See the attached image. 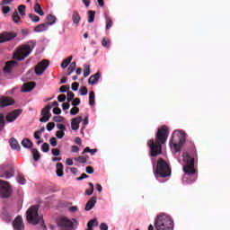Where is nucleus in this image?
I'll return each instance as SVG.
<instances>
[{
  "mask_svg": "<svg viewBox=\"0 0 230 230\" xmlns=\"http://www.w3.org/2000/svg\"><path fill=\"white\" fill-rule=\"evenodd\" d=\"M168 136V128L166 126H163L162 128H158L155 136V141H154V139H150L147 142L151 157H157V155H161V154H163V145L166 143Z\"/></svg>",
  "mask_w": 230,
  "mask_h": 230,
  "instance_id": "1",
  "label": "nucleus"
},
{
  "mask_svg": "<svg viewBox=\"0 0 230 230\" xmlns=\"http://www.w3.org/2000/svg\"><path fill=\"white\" fill-rule=\"evenodd\" d=\"M182 159L184 163L183 172L184 175L182 178L183 184H192L197 181V172H195V159L188 152L182 154Z\"/></svg>",
  "mask_w": 230,
  "mask_h": 230,
  "instance_id": "2",
  "label": "nucleus"
},
{
  "mask_svg": "<svg viewBox=\"0 0 230 230\" xmlns=\"http://www.w3.org/2000/svg\"><path fill=\"white\" fill-rule=\"evenodd\" d=\"M185 143L186 133L182 129L174 130L169 143L172 152H174V154L181 152V148L184 146Z\"/></svg>",
  "mask_w": 230,
  "mask_h": 230,
  "instance_id": "3",
  "label": "nucleus"
},
{
  "mask_svg": "<svg viewBox=\"0 0 230 230\" xmlns=\"http://www.w3.org/2000/svg\"><path fill=\"white\" fill-rule=\"evenodd\" d=\"M35 46H37V41L35 40H29L27 44L22 45L14 51L13 56V60H24V58L30 57L31 51L35 49Z\"/></svg>",
  "mask_w": 230,
  "mask_h": 230,
  "instance_id": "4",
  "label": "nucleus"
},
{
  "mask_svg": "<svg viewBox=\"0 0 230 230\" xmlns=\"http://www.w3.org/2000/svg\"><path fill=\"white\" fill-rule=\"evenodd\" d=\"M154 173L158 182H163L161 179H166V177H170L172 175V169L168 163L164 161L163 158L158 159L156 168L154 169Z\"/></svg>",
  "mask_w": 230,
  "mask_h": 230,
  "instance_id": "5",
  "label": "nucleus"
},
{
  "mask_svg": "<svg viewBox=\"0 0 230 230\" xmlns=\"http://www.w3.org/2000/svg\"><path fill=\"white\" fill-rule=\"evenodd\" d=\"M27 222L32 224V226L40 224L41 226L46 227V225H44V217L39 215V205L32 206L27 210Z\"/></svg>",
  "mask_w": 230,
  "mask_h": 230,
  "instance_id": "6",
  "label": "nucleus"
},
{
  "mask_svg": "<svg viewBox=\"0 0 230 230\" xmlns=\"http://www.w3.org/2000/svg\"><path fill=\"white\" fill-rule=\"evenodd\" d=\"M12 195V187L8 181L0 180V197L2 199H8Z\"/></svg>",
  "mask_w": 230,
  "mask_h": 230,
  "instance_id": "7",
  "label": "nucleus"
},
{
  "mask_svg": "<svg viewBox=\"0 0 230 230\" xmlns=\"http://www.w3.org/2000/svg\"><path fill=\"white\" fill-rule=\"evenodd\" d=\"M0 177L3 179H12L13 177V168L10 165H0Z\"/></svg>",
  "mask_w": 230,
  "mask_h": 230,
  "instance_id": "8",
  "label": "nucleus"
},
{
  "mask_svg": "<svg viewBox=\"0 0 230 230\" xmlns=\"http://www.w3.org/2000/svg\"><path fill=\"white\" fill-rule=\"evenodd\" d=\"M58 226L61 230H71L73 229V221L67 217H60L58 221Z\"/></svg>",
  "mask_w": 230,
  "mask_h": 230,
  "instance_id": "9",
  "label": "nucleus"
},
{
  "mask_svg": "<svg viewBox=\"0 0 230 230\" xmlns=\"http://www.w3.org/2000/svg\"><path fill=\"white\" fill-rule=\"evenodd\" d=\"M49 66V61L44 59L41 62H39L37 66H35V74L38 76H40L44 73L46 69H48Z\"/></svg>",
  "mask_w": 230,
  "mask_h": 230,
  "instance_id": "10",
  "label": "nucleus"
},
{
  "mask_svg": "<svg viewBox=\"0 0 230 230\" xmlns=\"http://www.w3.org/2000/svg\"><path fill=\"white\" fill-rule=\"evenodd\" d=\"M21 114H22V109L14 110L6 115L5 119L7 123H13V121H15V119H17Z\"/></svg>",
  "mask_w": 230,
  "mask_h": 230,
  "instance_id": "11",
  "label": "nucleus"
},
{
  "mask_svg": "<svg viewBox=\"0 0 230 230\" xmlns=\"http://www.w3.org/2000/svg\"><path fill=\"white\" fill-rule=\"evenodd\" d=\"M15 37H17V33L15 32H3L0 35V44H3L4 42H10V40H13V39H15Z\"/></svg>",
  "mask_w": 230,
  "mask_h": 230,
  "instance_id": "12",
  "label": "nucleus"
},
{
  "mask_svg": "<svg viewBox=\"0 0 230 230\" xmlns=\"http://www.w3.org/2000/svg\"><path fill=\"white\" fill-rule=\"evenodd\" d=\"M13 227L14 230H24V221L22 220V217L17 216L13 222Z\"/></svg>",
  "mask_w": 230,
  "mask_h": 230,
  "instance_id": "13",
  "label": "nucleus"
},
{
  "mask_svg": "<svg viewBox=\"0 0 230 230\" xmlns=\"http://www.w3.org/2000/svg\"><path fill=\"white\" fill-rule=\"evenodd\" d=\"M100 78H102L101 72H97L96 74L91 75L90 78L88 79L89 85H96V84L100 82Z\"/></svg>",
  "mask_w": 230,
  "mask_h": 230,
  "instance_id": "14",
  "label": "nucleus"
},
{
  "mask_svg": "<svg viewBox=\"0 0 230 230\" xmlns=\"http://www.w3.org/2000/svg\"><path fill=\"white\" fill-rule=\"evenodd\" d=\"M98 200V198L96 196L92 197L85 205V211H91L94 206H96V202Z\"/></svg>",
  "mask_w": 230,
  "mask_h": 230,
  "instance_id": "15",
  "label": "nucleus"
},
{
  "mask_svg": "<svg viewBox=\"0 0 230 230\" xmlns=\"http://www.w3.org/2000/svg\"><path fill=\"white\" fill-rule=\"evenodd\" d=\"M9 105H13V101L8 97H3L0 99V108L4 109V107H9Z\"/></svg>",
  "mask_w": 230,
  "mask_h": 230,
  "instance_id": "16",
  "label": "nucleus"
},
{
  "mask_svg": "<svg viewBox=\"0 0 230 230\" xmlns=\"http://www.w3.org/2000/svg\"><path fill=\"white\" fill-rule=\"evenodd\" d=\"M35 83L34 82H31V83H25L23 85H22V93H31L32 90L35 89Z\"/></svg>",
  "mask_w": 230,
  "mask_h": 230,
  "instance_id": "17",
  "label": "nucleus"
},
{
  "mask_svg": "<svg viewBox=\"0 0 230 230\" xmlns=\"http://www.w3.org/2000/svg\"><path fill=\"white\" fill-rule=\"evenodd\" d=\"M80 123H82V117H76L72 119L71 127L72 130H78L80 128Z\"/></svg>",
  "mask_w": 230,
  "mask_h": 230,
  "instance_id": "18",
  "label": "nucleus"
},
{
  "mask_svg": "<svg viewBox=\"0 0 230 230\" xmlns=\"http://www.w3.org/2000/svg\"><path fill=\"white\" fill-rule=\"evenodd\" d=\"M15 66H17L16 61H14V60L8 61L5 64V66L4 67V73H12V70L13 69V67H15Z\"/></svg>",
  "mask_w": 230,
  "mask_h": 230,
  "instance_id": "19",
  "label": "nucleus"
},
{
  "mask_svg": "<svg viewBox=\"0 0 230 230\" xmlns=\"http://www.w3.org/2000/svg\"><path fill=\"white\" fill-rule=\"evenodd\" d=\"M49 26L48 23H40L34 28L35 33H42V31H48Z\"/></svg>",
  "mask_w": 230,
  "mask_h": 230,
  "instance_id": "20",
  "label": "nucleus"
},
{
  "mask_svg": "<svg viewBox=\"0 0 230 230\" xmlns=\"http://www.w3.org/2000/svg\"><path fill=\"white\" fill-rule=\"evenodd\" d=\"M9 145L13 150H21V145H19V142L14 137L9 140Z\"/></svg>",
  "mask_w": 230,
  "mask_h": 230,
  "instance_id": "21",
  "label": "nucleus"
},
{
  "mask_svg": "<svg viewBox=\"0 0 230 230\" xmlns=\"http://www.w3.org/2000/svg\"><path fill=\"white\" fill-rule=\"evenodd\" d=\"M13 218V217L8 211L4 210L2 212V219L4 220V222L10 223V222H12Z\"/></svg>",
  "mask_w": 230,
  "mask_h": 230,
  "instance_id": "22",
  "label": "nucleus"
},
{
  "mask_svg": "<svg viewBox=\"0 0 230 230\" xmlns=\"http://www.w3.org/2000/svg\"><path fill=\"white\" fill-rule=\"evenodd\" d=\"M72 21L75 26H78L80 24V21H82V18L80 17V13H78V11H74L72 14Z\"/></svg>",
  "mask_w": 230,
  "mask_h": 230,
  "instance_id": "23",
  "label": "nucleus"
},
{
  "mask_svg": "<svg viewBox=\"0 0 230 230\" xmlns=\"http://www.w3.org/2000/svg\"><path fill=\"white\" fill-rule=\"evenodd\" d=\"M41 116H45L48 118H51V104H48L45 108L42 109L41 111Z\"/></svg>",
  "mask_w": 230,
  "mask_h": 230,
  "instance_id": "24",
  "label": "nucleus"
},
{
  "mask_svg": "<svg viewBox=\"0 0 230 230\" xmlns=\"http://www.w3.org/2000/svg\"><path fill=\"white\" fill-rule=\"evenodd\" d=\"M58 177H63L64 175V164L58 163L56 165Z\"/></svg>",
  "mask_w": 230,
  "mask_h": 230,
  "instance_id": "25",
  "label": "nucleus"
},
{
  "mask_svg": "<svg viewBox=\"0 0 230 230\" xmlns=\"http://www.w3.org/2000/svg\"><path fill=\"white\" fill-rule=\"evenodd\" d=\"M22 146L23 148H31L33 146V142L30 138H23L22 141Z\"/></svg>",
  "mask_w": 230,
  "mask_h": 230,
  "instance_id": "26",
  "label": "nucleus"
},
{
  "mask_svg": "<svg viewBox=\"0 0 230 230\" xmlns=\"http://www.w3.org/2000/svg\"><path fill=\"white\" fill-rule=\"evenodd\" d=\"M57 22V17L53 14H49L47 16V24L48 26H53Z\"/></svg>",
  "mask_w": 230,
  "mask_h": 230,
  "instance_id": "27",
  "label": "nucleus"
},
{
  "mask_svg": "<svg viewBox=\"0 0 230 230\" xmlns=\"http://www.w3.org/2000/svg\"><path fill=\"white\" fill-rule=\"evenodd\" d=\"M34 12L36 13H38V15H41V16L44 15V11H42V7L40 6V4H39V3H36L34 4Z\"/></svg>",
  "mask_w": 230,
  "mask_h": 230,
  "instance_id": "28",
  "label": "nucleus"
},
{
  "mask_svg": "<svg viewBox=\"0 0 230 230\" xmlns=\"http://www.w3.org/2000/svg\"><path fill=\"white\" fill-rule=\"evenodd\" d=\"M71 60H73V56H70L67 58L64 59L63 62L61 63V67L63 69H66V67H67V66L71 64Z\"/></svg>",
  "mask_w": 230,
  "mask_h": 230,
  "instance_id": "29",
  "label": "nucleus"
},
{
  "mask_svg": "<svg viewBox=\"0 0 230 230\" xmlns=\"http://www.w3.org/2000/svg\"><path fill=\"white\" fill-rule=\"evenodd\" d=\"M94 224L95 226H98V219L93 218L91 219L88 223H87V230H93V227H94Z\"/></svg>",
  "mask_w": 230,
  "mask_h": 230,
  "instance_id": "30",
  "label": "nucleus"
},
{
  "mask_svg": "<svg viewBox=\"0 0 230 230\" xmlns=\"http://www.w3.org/2000/svg\"><path fill=\"white\" fill-rule=\"evenodd\" d=\"M94 17H96V12L93 10L88 11V22H94Z\"/></svg>",
  "mask_w": 230,
  "mask_h": 230,
  "instance_id": "31",
  "label": "nucleus"
},
{
  "mask_svg": "<svg viewBox=\"0 0 230 230\" xmlns=\"http://www.w3.org/2000/svg\"><path fill=\"white\" fill-rule=\"evenodd\" d=\"M31 150L33 156V160L36 162L39 161L40 159V153H39V150H37L36 148H32Z\"/></svg>",
  "mask_w": 230,
  "mask_h": 230,
  "instance_id": "32",
  "label": "nucleus"
},
{
  "mask_svg": "<svg viewBox=\"0 0 230 230\" xmlns=\"http://www.w3.org/2000/svg\"><path fill=\"white\" fill-rule=\"evenodd\" d=\"M16 181L18 184H26V179H24V175H22V173H18V175L16 176Z\"/></svg>",
  "mask_w": 230,
  "mask_h": 230,
  "instance_id": "33",
  "label": "nucleus"
},
{
  "mask_svg": "<svg viewBox=\"0 0 230 230\" xmlns=\"http://www.w3.org/2000/svg\"><path fill=\"white\" fill-rule=\"evenodd\" d=\"M104 17L106 19V30H111L112 28V19L107 13H104Z\"/></svg>",
  "mask_w": 230,
  "mask_h": 230,
  "instance_id": "34",
  "label": "nucleus"
},
{
  "mask_svg": "<svg viewBox=\"0 0 230 230\" xmlns=\"http://www.w3.org/2000/svg\"><path fill=\"white\" fill-rule=\"evenodd\" d=\"M76 69V62H72L68 67L67 76H71L73 72Z\"/></svg>",
  "mask_w": 230,
  "mask_h": 230,
  "instance_id": "35",
  "label": "nucleus"
},
{
  "mask_svg": "<svg viewBox=\"0 0 230 230\" xmlns=\"http://www.w3.org/2000/svg\"><path fill=\"white\" fill-rule=\"evenodd\" d=\"M96 152H98V149H91L90 147H85L84 150L83 151V155H84L85 154H91V155H94V154H96Z\"/></svg>",
  "mask_w": 230,
  "mask_h": 230,
  "instance_id": "36",
  "label": "nucleus"
},
{
  "mask_svg": "<svg viewBox=\"0 0 230 230\" xmlns=\"http://www.w3.org/2000/svg\"><path fill=\"white\" fill-rule=\"evenodd\" d=\"M84 76L87 78L91 75V66L89 65H84Z\"/></svg>",
  "mask_w": 230,
  "mask_h": 230,
  "instance_id": "37",
  "label": "nucleus"
},
{
  "mask_svg": "<svg viewBox=\"0 0 230 230\" xmlns=\"http://www.w3.org/2000/svg\"><path fill=\"white\" fill-rule=\"evenodd\" d=\"M94 98H95L94 92L93 91L90 92L89 105H91V107H94Z\"/></svg>",
  "mask_w": 230,
  "mask_h": 230,
  "instance_id": "38",
  "label": "nucleus"
},
{
  "mask_svg": "<svg viewBox=\"0 0 230 230\" xmlns=\"http://www.w3.org/2000/svg\"><path fill=\"white\" fill-rule=\"evenodd\" d=\"M18 12L20 15H22V17H24V15H26V5H23V4L19 5Z\"/></svg>",
  "mask_w": 230,
  "mask_h": 230,
  "instance_id": "39",
  "label": "nucleus"
},
{
  "mask_svg": "<svg viewBox=\"0 0 230 230\" xmlns=\"http://www.w3.org/2000/svg\"><path fill=\"white\" fill-rule=\"evenodd\" d=\"M4 125H6V122L4 121V115L3 113L0 114V132L4 128Z\"/></svg>",
  "mask_w": 230,
  "mask_h": 230,
  "instance_id": "40",
  "label": "nucleus"
},
{
  "mask_svg": "<svg viewBox=\"0 0 230 230\" xmlns=\"http://www.w3.org/2000/svg\"><path fill=\"white\" fill-rule=\"evenodd\" d=\"M29 19H31V21H32V22H39V21H40V18L33 13H30L29 14Z\"/></svg>",
  "mask_w": 230,
  "mask_h": 230,
  "instance_id": "41",
  "label": "nucleus"
},
{
  "mask_svg": "<svg viewBox=\"0 0 230 230\" xmlns=\"http://www.w3.org/2000/svg\"><path fill=\"white\" fill-rule=\"evenodd\" d=\"M13 22L17 23L19 21H21V17L19 16V12L14 11L13 13Z\"/></svg>",
  "mask_w": 230,
  "mask_h": 230,
  "instance_id": "42",
  "label": "nucleus"
},
{
  "mask_svg": "<svg viewBox=\"0 0 230 230\" xmlns=\"http://www.w3.org/2000/svg\"><path fill=\"white\" fill-rule=\"evenodd\" d=\"M102 46H103V48H111V40H107L106 38H103L102 41Z\"/></svg>",
  "mask_w": 230,
  "mask_h": 230,
  "instance_id": "43",
  "label": "nucleus"
},
{
  "mask_svg": "<svg viewBox=\"0 0 230 230\" xmlns=\"http://www.w3.org/2000/svg\"><path fill=\"white\" fill-rule=\"evenodd\" d=\"M64 119H66L62 116H54L53 117V121H55L56 123H63Z\"/></svg>",
  "mask_w": 230,
  "mask_h": 230,
  "instance_id": "44",
  "label": "nucleus"
},
{
  "mask_svg": "<svg viewBox=\"0 0 230 230\" xmlns=\"http://www.w3.org/2000/svg\"><path fill=\"white\" fill-rule=\"evenodd\" d=\"M66 96L68 103H71V102L75 100V94L73 93V92H67Z\"/></svg>",
  "mask_w": 230,
  "mask_h": 230,
  "instance_id": "45",
  "label": "nucleus"
},
{
  "mask_svg": "<svg viewBox=\"0 0 230 230\" xmlns=\"http://www.w3.org/2000/svg\"><path fill=\"white\" fill-rule=\"evenodd\" d=\"M41 150L44 153H48L49 152V144L48 143H43V145L41 146Z\"/></svg>",
  "mask_w": 230,
  "mask_h": 230,
  "instance_id": "46",
  "label": "nucleus"
},
{
  "mask_svg": "<svg viewBox=\"0 0 230 230\" xmlns=\"http://www.w3.org/2000/svg\"><path fill=\"white\" fill-rule=\"evenodd\" d=\"M75 161L77 163H81L82 164H85V163H87V159H85V157H84V156H79V157L75 158Z\"/></svg>",
  "mask_w": 230,
  "mask_h": 230,
  "instance_id": "47",
  "label": "nucleus"
},
{
  "mask_svg": "<svg viewBox=\"0 0 230 230\" xmlns=\"http://www.w3.org/2000/svg\"><path fill=\"white\" fill-rule=\"evenodd\" d=\"M78 112H80V109L76 108V107L72 108L70 111V114L72 116H76V114H78Z\"/></svg>",
  "mask_w": 230,
  "mask_h": 230,
  "instance_id": "48",
  "label": "nucleus"
},
{
  "mask_svg": "<svg viewBox=\"0 0 230 230\" xmlns=\"http://www.w3.org/2000/svg\"><path fill=\"white\" fill-rule=\"evenodd\" d=\"M65 136H66V133L64 131L56 132V137H58V139H62V137H64Z\"/></svg>",
  "mask_w": 230,
  "mask_h": 230,
  "instance_id": "49",
  "label": "nucleus"
},
{
  "mask_svg": "<svg viewBox=\"0 0 230 230\" xmlns=\"http://www.w3.org/2000/svg\"><path fill=\"white\" fill-rule=\"evenodd\" d=\"M55 128V124L54 122H49L47 124V130L49 132H51V130H53Z\"/></svg>",
  "mask_w": 230,
  "mask_h": 230,
  "instance_id": "50",
  "label": "nucleus"
},
{
  "mask_svg": "<svg viewBox=\"0 0 230 230\" xmlns=\"http://www.w3.org/2000/svg\"><path fill=\"white\" fill-rule=\"evenodd\" d=\"M87 87L85 86H82L81 89H80V94L81 96H86L87 94Z\"/></svg>",
  "mask_w": 230,
  "mask_h": 230,
  "instance_id": "51",
  "label": "nucleus"
},
{
  "mask_svg": "<svg viewBox=\"0 0 230 230\" xmlns=\"http://www.w3.org/2000/svg\"><path fill=\"white\" fill-rule=\"evenodd\" d=\"M49 142H50L51 146H57V145L58 144V142L57 141V138L55 137H51Z\"/></svg>",
  "mask_w": 230,
  "mask_h": 230,
  "instance_id": "52",
  "label": "nucleus"
},
{
  "mask_svg": "<svg viewBox=\"0 0 230 230\" xmlns=\"http://www.w3.org/2000/svg\"><path fill=\"white\" fill-rule=\"evenodd\" d=\"M80 98H75L74 99V101L72 102V105L73 107H78V105H80Z\"/></svg>",
  "mask_w": 230,
  "mask_h": 230,
  "instance_id": "53",
  "label": "nucleus"
},
{
  "mask_svg": "<svg viewBox=\"0 0 230 230\" xmlns=\"http://www.w3.org/2000/svg\"><path fill=\"white\" fill-rule=\"evenodd\" d=\"M78 87H80V84L76 82L72 84V91H75V92L78 91Z\"/></svg>",
  "mask_w": 230,
  "mask_h": 230,
  "instance_id": "54",
  "label": "nucleus"
},
{
  "mask_svg": "<svg viewBox=\"0 0 230 230\" xmlns=\"http://www.w3.org/2000/svg\"><path fill=\"white\" fill-rule=\"evenodd\" d=\"M52 155H55V157H58V155H60V150H58V148H53Z\"/></svg>",
  "mask_w": 230,
  "mask_h": 230,
  "instance_id": "55",
  "label": "nucleus"
},
{
  "mask_svg": "<svg viewBox=\"0 0 230 230\" xmlns=\"http://www.w3.org/2000/svg\"><path fill=\"white\" fill-rule=\"evenodd\" d=\"M40 123H48L49 121V116L45 117L43 116L42 118L40 119Z\"/></svg>",
  "mask_w": 230,
  "mask_h": 230,
  "instance_id": "56",
  "label": "nucleus"
},
{
  "mask_svg": "<svg viewBox=\"0 0 230 230\" xmlns=\"http://www.w3.org/2000/svg\"><path fill=\"white\" fill-rule=\"evenodd\" d=\"M69 107H71V104L68 102L62 104L63 111H67Z\"/></svg>",
  "mask_w": 230,
  "mask_h": 230,
  "instance_id": "57",
  "label": "nucleus"
},
{
  "mask_svg": "<svg viewBox=\"0 0 230 230\" xmlns=\"http://www.w3.org/2000/svg\"><path fill=\"white\" fill-rule=\"evenodd\" d=\"M53 114H57L58 116L59 114H62V110H60V108H57V107L54 108Z\"/></svg>",
  "mask_w": 230,
  "mask_h": 230,
  "instance_id": "58",
  "label": "nucleus"
},
{
  "mask_svg": "<svg viewBox=\"0 0 230 230\" xmlns=\"http://www.w3.org/2000/svg\"><path fill=\"white\" fill-rule=\"evenodd\" d=\"M89 178V175L82 173L80 177L76 178V181H84V179Z\"/></svg>",
  "mask_w": 230,
  "mask_h": 230,
  "instance_id": "59",
  "label": "nucleus"
},
{
  "mask_svg": "<svg viewBox=\"0 0 230 230\" xmlns=\"http://www.w3.org/2000/svg\"><path fill=\"white\" fill-rule=\"evenodd\" d=\"M86 173H90V174L94 173V168H93L92 166H87L86 167Z\"/></svg>",
  "mask_w": 230,
  "mask_h": 230,
  "instance_id": "60",
  "label": "nucleus"
},
{
  "mask_svg": "<svg viewBox=\"0 0 230 230\" xmlns=\"http://www.w3.org/2000/svg\"><path fill=\"white\" fill-rule=\"evenodd\" d=\"M57 128H58L59 130H63V131L67 130V128H66V125H63V124H58V125H57Z\"/></svg>",
  "mask_w": 230,
  "mask_h": 230,
  "instance_id": "61",
  "label": "nucleus"
},
{
  "mask_svg": "<svg viewBox=\"0 0 230 230\" xmlns=\"http://www.w3.org/2000/svg\"><path fill=\"white\" fill-rule=\"evenodd\" d=\"M100 229L101 230H109V226H107V224H105V223H102L100 226Z\"/></svg>",
  "mask_w": 230,
  "mask_h": 230,
  "instance_id": "62",
  "label": "nucleus"
},
{
  "mask_svg": "<svg viewBox=\"0 0 230 230\" xmlns=\"http://www.w3.org/2000/svg\"><path fill=\"white\" fill-rule=\"evenodd\" d=\"M65 100H66V95L60 94L59 96H58V102H64Z\"/></svg>",
  "mask_w": 230,
  "mask_h": 230,
  "instance_id": "63",
  "label": "nucleus"
},
{
  "mask_svg": "<svg viewBox=\"0 0 230 230\" xmlns=\"http://www.w3.org/2000/svg\"><path fill=\"white\" fill-rule=\"evenodd\" d=\"M2 12H3V13H4V14L10 13V7H9V6H4V7L2 8Z\"/></svg>",
  "mask_w": 230,
  "mask_h": 230,
  "instance_id": "64",
  "label": "nucleus"
}]
</instances>
